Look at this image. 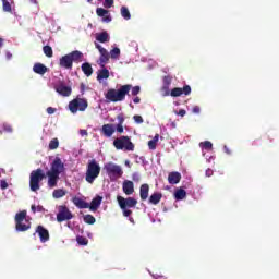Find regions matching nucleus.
Listing matches in <instances>:
<instances>
[{
	"mask_svg": "<svg viewBox=\"0 0 279 279\" xmlns=\"http://www.w3.org/2000/svg\"><path fill=\"white\" fill-rule=\"evenodd\" d=\"M118 204L123 213V217H129L130 223L134 226V218L131 217L132 209L130 208H136V205L138 204V201L132 197L124 198L123 196L117 197Z\"/></svg>",
	"mask_w": 279,
	"mask_h": 279,
	"instance_id": "obj_1",
	"label": "nucleus"
},
{
	"mask_svg": "<svg viewBox=\"0 0 279 279\" xmlns=\"http://www.w3.org/2000/svg\"><path fill=\"white\" fill-rule=\"evenodd\" d=\"M99 173H101V166H99V162L95 159L89 160L85 172V181L88 184H93L95 180L99 178Z\"/></svg>",
	"mask_w": 279,
	"mask_h": 279,
	"instance_id": "obj_2",
	"label": "nucleus"
},
{
	"mask_svg": "<svg viewBox=\"0 0 279 279\" xmlns=\"http://www.w3.org/2000/svg\"><path fill=\"white\" fill-rule=\"evenodd\" d=\"M83 57L84 54L80 50L72 51L60 58L59 65L61 69L71 71V69H73V62H78V60Z\"/></svg>",
	"mask_w": 279,
	"mask_h": 279,
	"instance_id": "obj_3",
	"label": "nucleus"
},
{
	"mask_svg": "<svg viewBox=\"0 0 279 279\" xmlns=\"http://www.w3.org/2000/svg\"><path fill=\"white\" fill-rule=\"evenodd\" d=\"M130 90H132V85H123L119 89H109L106 94V99L112 102L123 101Z\"/></svg>",
	"mask_w": 279,
	"mask_h": 279,
	"instance_id": "obj_4",
	"label": "nucleus"
},
{
	"mask_svg": "<svg viewBox=\"0 0 279 279\" xmlns=\"http://www.w3.org/2000/svg\"><path fill=\"white\" fill-rule=\"evenodd\" d=\"M104 171L107 173L111 182H117L119 178L123 177V168L112 161H108L104 165Z\"/></svg>",
	"mask_w": 279,
	"mask_h": 279,
	"instance_id": "obj_5",
	"label": "nucleus"
},
{
	"mask_svg": "<svg viewBox=\"0 0 279 279\" xmlns=\"http://www.w3.org/2000/svg\"><path fill=\"white\" fill-rule=\"evenodd\" d=\"M32 228V222L27 218V211L22 210L15 215V230L16 232H27Z\"/></svg>",
	"mask_w": 279,
	"mask_h": 279,
	"instance_id": "obj_6",
	"label": "nucleus"
},
{
	"mask_svg": "<svg viewBox=\"0 0 279 279\" xmlns=\"http://www.w3.org/2000/svg\"><path fill=\"white\" fill-rule=\"evenodd\" d=\"M41 180H45V171L43 169H37L31 172L29 187L33 193H36V191H40Z\"/></svg>",
	"mask_w": 279,
	"mask_h": 279,
	"instance_id": "obj_7",
	"label": "nucleus"
},
{
	"mask_svg": "<svg viewBox=\"0 0 279 279\" xmlns=\"http://www.w3.org/2000/svg\"><path fill=\"white\" fill-rule=\"evenodd\" d=\"M88 108V101L84 98H75L69 104V110L72 114H77V112H84Z\"/></svg>",
	"mask_w": 279,
	"mask_h": 279,
	"instance_id": "obj_8",
	"label": "nucleus"
},
{
	"mask_svg": "<svg viewBox=\"0 0 279 279\" xmlns=\"http://www.w3.org/2000/svg\"><path fill=\"white\" fill-rule=\"evenodd\" d=\"M116 149H124V151H134V144L128 136H121L113 141Z\"/></svg>",
	"mask_w": 279,
	"mask_h": 279,
	"instance_id": "obj_9",
	"label": "nucleus"
},
{
	"mask_svg": "<svg viewBox=\"0 0 279 279\" xmlns=\"http://www.w3.org/2000/svg\"><path fill=\"white\" fill-rule=\"evenodd\" d=\"M95 47L96 49H98L100 53L97 64L100 65V69H104V66H106L110 60V52H108V50L104 48V46L99 45L98 43H95Z\"/></svg>",
	"mask_w": 279,
	"mask_h": 279,
	"instance_id": "obj_10",
	"label": "nucleus"
},
{
	"mask_svg": "<svg viewBox=\"0 0 279 279\" xmlns=\"http://www.w3.org/2000/svg\"><path fill=\"white\" fill-rule=\"evenodd\" d=\"M73 219V214L66 206H59V213L57 214V221L62 223V221H69Z\"/></svg>",
	"mask_w": 279,
	"mask_h": 279,
	"instance_id": "obj_11",
	"label": "nucleus"
},
{
	"mask_svg": "<svg viewBox=\"0 0 279 279\" xmlns=\"http://www.w3.org/2000/svg\"><path fill=\"white\" fill-rule=\"evenodd\" d=\"M53 88L56 93H58L62 97H71V93H72L71 86L65 85L64 82H59L54 84Z\"/></svg>",
	"mask_w": 279,
	"mask_h": 279,
	"instance_id": "obj_12",
	"label": "nucleus"
},
{
	"mask_svg": "<svg viewBox=\"0 0 279 279\" xmlns=\"http://www.w3.org/2000/svg\"><path fill=\"white\" fill-rule=\"evenodd\" d=\"M51 173H56L57 175H60L61 173H64V162H62V159H60L59 157H57L51 166H50V170Z\"/></svg>",
	"mask_w": 279,
	"mask_h": 279,
	"instance_id": "obj_13",
	"label": "nucleus"
},
{
	"mask_svg": "<svg viewBox=\"0 0 279 279\" xmlns=\"http://www.w3.org/2000/svg\"><path fill=\"white\" fill-rule=\"evenodd\" d=\"M46 175L48 178L49 189H56V186H58V181L60 180V174H56L54 172L48 170Z\"/></svg>",
	"mask_w": 279,
	"mask_h": 279,
	"instance_id": "obj_14",
	"label": "nucleus"
},
{
	"mask_svg": "<svg viewBox=\"0 0 279 279\" xmlns=\"http://www.w3.org/2000/svg\"><path fill=\"white\" fill-rule=\"evenodd\" d=\"M181 95H191V86L185 85L183 88L175 87L170 92L171 97H181Z\"/></svg>",
	"mask_w": 279,
	"mask_h": 279,
	"instance_id": "obj_15",
	"label": "nucleus"
},
{
	"mask_svg": "<svg viewBox=\"0 0 279 279\" xmlns=\"http://www.w3.org/2000/svg\"><path fill=\"white\" fill-rule=\"evenodd\" d=\"M35 234L40 239V243H47L49 241V230L45 229L43 226L36 228Z\"/></svg>",
	"mask_w": 279,
	"mask_h": 279,
	"instance_id": "obj_16",
	"label": "nucleus"
},
{
	"mask_svg": "<svg viewBox=\"0 0 279 279\" xmlns=\"http://www.w3.org/2000/svg\"><path fill=\"white\" fill-rule=\"evenodd\" d=\"M96 14L102 19V23H110L112 21L109 11L104 8L96 9Z\"/></svg>",
	"mask_w": 279,
	"mask_h": 279,
	"instance_id": "obj_17",
	"label": "nucleus"
},
{
	"mask_svg": "<svg viewBox=\"0 0 279 279\" xmlns=\"http://www.w3.org/2000/svg\"><path fill=\"white\" fill-rule=\"evenodd\" d=\"M117 128H114V124H104L101 128V133L107 138H110L114 134Z\"/></svg>",
	"mask_w": 279,
	"mask_h": 279,
	"instance_id": "obj_18",
	"label": "nucleus"
},
{
	"mask_svg": "<svg viewBox=\"0 0 279 279\" xmlns=\"http://www.w3.org/2000/svg\"><path fill=\"white\" fill-rule=\"evenodd\" d=\"M122 191L125 193V195H132L134 193V182L125 180L122 183Z\"/></svg>",
	"mask_w": 279,
	"mask_h": 279,
	"instance_id": "obj_19",
	"label": "nucleus"
},
{
	"mask_svg": "<svg viewBox=\"0 0 279 279\" xmlns=\"http://www.w3.org/2000/svg\"><path fill=\"white\" fill-rule=\"evenodd\" d=\"M101 202H104V197L101 196H96L95 198L92 199V203L89 205V210L92 213H96V210L101 206Z\"/></svg>",
	"mask_w": 279,
	"mask_h": 279,
	"instance_id": "obj_20",
	"label": "nucleus"
},
{
	"mask_svg": "<svg viewBox=\"0 0 279 279\" xmlns=\"http://www.w3.org/2000/svg\"><path fill=\"white\" fill-rule=\"evenodd\" d=\"M173 197L177 202H182V199H186V190L182 187H177L174 190Z\"/></svg>",
	"mask_w": 279,
	"mask_h": 279,
	"instance_id": "obj_21",
	"label": "nucleus"
},
{
	"mask_svg": "<svg viewBox=\"0 0 279 279\" xmlns=\"http://www.w3.org/2000/svg\"><path fill=\"white\" fill-rule=\"evenodd\" d=\"M181 180H182V174H180V172H170L168 175L169 184H180Z\"/></svg>",
	"mask_w": 279,
	"mask_h": 279,
	"instance_id": "obj_22",
	"label": "nucleus"
},
{
	"mask_svg": "<svg viewBox=\"0 0 279 279\" xmlns=\"http://www.w3.org/2000/svg\"><path fill=\"white\" fill-rule=\"evenodd\" d=\"M108 77H110V71H108V69H106V66L98 70V72H97L98 82H104V80H108Z\"/></svg>",
	"mask_w": 279,
	"mask_h": 279,
	"instance_id": "obj_23",
	"label": "nucleus"
},
{
	"mask_svg": "<svg viewBox=\"0 0 279 279\" xmlns=\"http://www.w3.org/2000/svg\"><path fill=\"white\" fill-rule=\"evenodd\" d=\"M198 147H201L203 156H206V151H213V143L210 141L201 142Z\"/></svg>",
	"mask_w": 279,
	"mask_h": 279,
	"instance_id": "obj_24",
	"label": "nucleus"
},
{
	"mask_svg": "<svg viewBox=\"0 0 279 279\" xmlns=\"http://www.w3.org/2000/svg\"><path fill=\"white\" fill-rule=\"evenodd\" d=\"M3 12L12 13L14 10V0H1Z\"/></svg>",
	"mask_w": 279,
	"mask_h": 279,
	"instance_id": "obj_25",
	"label": "nucleus"
},
{
	"mask_svg": "<svg viewBox=\"0 0 279 279\" xmlns=\"http://www.w3.org/2000/svg\"><path fill=\"white\" fill-rule=\"evenodd\" d=\"M74 206H76V208H89L90 207V204L86 203L84 199L75 196L73 199H72Z\"/></svg>",
	"mask_w": 279,
	"mask_h": 279,
	"instance_id": "obj_26",
	"label": "nucleus"
},
{
	"mask_svg": "<svg viewBox=\"0 0 279 279\" xmlns=\"http://www.w3.org/2000/svg\"><path fill=\"white\" fill-rule=\"evenodd\" d=\"M33 71L34 73H37V75H45L48 69L43 63H35L33 66Z\"/></svg>",
	"mask_w": 279,
	"mask_h": 279,
	"instance_id": "obj_27",
	"label": "nucleus"
},
{
	"mask_svg": "<svg viewBox=\"0 0 279 279\" xmlns=\"http://www.w3.org/2000/svg\"><path fill=\"white\" fill-rule=\"evenodd\" d=\"M96 40H98V43H110V35L106 31L97 33Z\"/></svg>",
	"mask_w": 279,
	"mask_h": 279,
	"instance_id": "obj_28",
	"label": "nucleus"
},
{
	"mask_svg": "<svg viewBox=\"0 0 279 279\" xmlns=\"http://www.w3.org/2000/svg\"><path fill=\"white\" fill-rule=\"evenodd\" d=\"M140 196L141 199L145 202L147 197H149V185L148 184H142L140 187Z\"/></svg>",
	"mask_w": 279,
	"mask_h": 279,
	"instance_id": "obj_29",
	"label": "nucleus"
},
{
	"mask_svg": "<svg viewBox=\"0 0 279 279\" xmlns=\"http://www.w3.org/2000/svg\"><path fill=\"white\" fill-rule=\"evenodd\" d=\"M81 69L87 77L93 75V65H90V63H83Z\"/></svg>",
	"mask_w": 279,
	"mask_h": 279,
	"instance_id": "obj_30",
	"label": "nucleus"
},
{
	"mask_svg": "<svg viewBox=\"0 0 279 279\" xmlns=\"http://www.w3.org/2000/svg\"><path fill=\"white\" fill-rule=\"evenodd\" d=\"M109 58H111V60H119V58H121V49L118 47L111 49L109 52Z\"/></svg>",
	"mask_w": 279,
	"mask_h": 279,
	"instance_id": "obj_31",
	"label": "nucleus"
},
{
	"mask_svg": "<svg viewBox=\"0 0 279 279\" xmlns=\"http://www.w3.org/2000/svg\"><path fill=\"white\" fill-rule=\"evenodd\" d=\"M158 141H160V135L156 134L149 142H148V148L154 150L156 149L158 145Z\"/></svg>",
	"mask_w": 279,
	"mask_h": 279,
	"instance_id": "obj_32",
	"label": "nucleus"
},
{
	"mask_svg": "<svg viewBox=\"0 0 279 279\" xmlns=\"http://www.w3.org/2000/svg\"><path fill=\"white\" fill-rule=\"evenodd\" d=\"M66 195V190L64 189H57L52 192V197L54 199H61V197H64Z\"/></svg>",
	"mask_w": 279,
	"mask_h": 279,
	"instance_id": "obj_33",
	"label": "nucleus"
},
{
	"mask_svg": "<svg viewBox=\"0 0 279 279\" xmlns=\"http://www.w3.org/2000/svg\"><path fill=\"white\" fill-rule=\"evenodd\" d=\"M160 199H162V194L161 193H154L149 197V204H154L156 206V204H160Z\"/></svg>",
	"mask_w": 279,
	"mask_h": 279,
	"instance_id": "obj_34",
	"label": "nucleus"
},
{
	"mask_svg": "<svg viewBox=\"0 0 279 279\" xmlns=\"http://www.w3.org/2000/svg\"><path fill=\"white\" fill-rule=\"evenodd\" d=\"M83 221L85 223H87L88 226H93L95 225V222L97 221V219H95V217L90 214L84 215L83 216Z\"/></svg>",
	"mask_w": 279,
	"mask_h": 279,
	"instance_id": "obj_35",
	"label": "nucleus"
},
{
	"mask_svg": "<svg viewBox=\"0 0 279 279\" xmlns=\"http://www.w3.org/2000/svg\"><path fill=\"white\" fill-rule=\"evenodd\" d=\"M121 12V16L125 20V21H130L132 19V14H130V10L126 7H122L120 9Z\"/></svg>",
	"mask_w": 279,
	"mask_h": 279,
	"instance_id": "obj_36",
	"label": "nucleus"
},
{
	"mask_svg": "<svg viewBox=\"0 0 279 279\" xmlns=\"http://www.w3.org/2000/svg\"><path fill=\"white\" fill-rule=\"evenodd\" d=\"M58 147H60V141H58V138L54 137L49 142V149L53 150L58 149Z\"/></svg>",
	"mask_w": 279,
	"mask_h": 279,
	"instance_id": "obj_37",
	"label": "nucleus"
},
{
	"mask_svg": "<svg viewBox=\"0 0 279 279\" xmlns=\"http://www.w3.org/2000/svg\"><path fill=\"white\" fill-rule=\"evenodd\" d=\"M33 213H47V210L45 209V207H43V205H32L31 207Z\"/></svg>",
	"mask_w": 279,
	"mask_h": 279,
	"instance_id": "obj_38",
	"label": "nucleus"
},
{
	"mask_svg": "<svg viewBox=\"0 0 279 279\" xmlns=\"http://www.w3.org/2000/svg\"><path fill=\"white\" fill-rule=\"evenodd\" d=\"M100 3H102L104 8L110 9L112 5H114V0H98Z\"/></svg>",
	"mask_w": 279,
	"mask_h": 279,
	"instance_id": "obj_39",
	"label": "nucleus"
},
{
	"mask_svg": "<svg viewBox=\"0 0 279 279\" xmlns=\"http://www.w3.org/2000/svg\"><path fill=\"white\" fill-rule=\"evenodd\" d=\"M44 53L47 56V58H52L53 57V49H51L50 46H45L44 47Z\"/></svg>",
	"mask_w": 279,
	"mask_h": 279,
	"instance_id": "obj_40",
	"label": "nucleus"
},
{
	"mask_svg": "<svg viewBox=\"0 0 279 279\" xmlns=\"http://www.w3.org/2000/svg\"><path fill=\"white\" fill-rule=\"evenodd\" d=\"M161 95L162 97H169V95H171V90L169 89L168 85H163L161 87Z\"/></svg>",
	"mask_w": 279,
	"mask_h": 279,
	"instance_id": "obj_41",
	"label": "nucleus"
},
{
	"mask_svg": "<svg viewBox=\"0 0 279 279\" xmlns=\"http://www.w3.org/2000/svg\"><path fill=\"white\" fill-rule=\"evenodd\" d=\"M2 129H3V132H7V134H12V132H14V129H12L10 123H3Z\"/></svg>",
	"mask_w": 279,
	"mask_h": 279,
	"instance_id": "obj_42",
	"label": "nucleus"
},
{
	"mask_svg": "<svg viewBox=\"0 0 279 279\" xmlns=\"http://www.w3.org/2000/svg\"><path fill=\"white\" fill-rule=\"evenodd\" d=\"M76 241H77L78 245H88V239H86L84 236H77Z\"/></svg>",
	"mask_w": 279,
	"mask_h": 279,
	"instance_id": "obj_43",
	"label": "nucleus"
},
{
	"mask_svg": "<svg viewBox=\"0 0 279 279\" xmlns=\"http://www.w3.org/2000/svg\"><path fill=\"white\" fill-rule=\"evenodd\" d=\"M133 121H135V123H137V125H141V123H144L145 120H143L142 116L136 114L133 117Z\"/></svg>",
	"mask_w": 279,
	"mask_h": 279,
	"instance_id": "obj_44",
	"label": "nucleus"
},
{
	"mask_svg": "<svg viewBox=\"0 0 279 279\" xmlns=\"http://www.w3.org/2000/svg\"><path fill=\"white\" fill-rule=\"evenodd\" d=\"M8 181L7 180H0V189H2V191H5V189H8Z\"/></svg>",
	"mask_w": 279,
	"mask_h": 279,
	"instance_id": "obj_45",
	"label": "nucleus"
},
{
	"mask_svg": "<svg viewBox=\"0 0 279 279\" xmlns=\"http://www.w3.org/2000/svg\"><path fill=\"white\" fill-rule=\"evenodd\" d=\"M138 93H141V87L140 86H135L131 90V94L134 95V96L138 95Z\"/></svg>",
	"mask_w": 279,
	"mask_h": 279,
	"instance_id": "obj_46",
	"label": "nucleus"
},
{
	"mask_svg": "<svg viewBox=\"0 0 279 279\" xmlns=\"http://www.w3.org/2000/svg\"><path fill=\"white\" fill-rule=\"evenodd\" d=\"M57 111H58V109H56V108H53V107H48V108L46 109V112H47L48 114H56Z\"/></svg>",
	"mask_w": 279,
	"mask_h": 279,
	"instance_id": "obj_47",
	"label": "nucleus"
},
{
	"mask_svg": "<svg viewBox=\"0 0 279 279\" xmlns=\"http://www.w3.org/2000/svg\"><path fill=\"white\" fill-rule=\"evenodd\" d=\"M192 112L193 114H199V112H202V108H199V106H194L192 108Z\"/></svg>",
	"mask_w": 279,
	"mask_h": 279,
	"instance_id": "obj_48",
	"label": "nucleus"
},
{
	"mask_svg": "<svg viewBox=\"0 0 279 279\" xmlns=\"http://www.w3.org/2000/svg\"><path fill=\"white\" fill-rule=\"evenodd\" d=\"M132 179L134 182H141V174L138 172L133 173Z\"/></svg>",
	"mask_w": 279,
	"mask_h": 279,
	"instance_id": "obj_49",
	"label": "nucleus"
},
{
	"mask_svg": "<svg viewBox=\"0 0 279 279\" xmlns=\"http://www.w3.org/2000/svg\"><path fill=\"white\" fill-rule=\"evenodd\" d=\"M171 86V78L170 77H168V76H166L165 78H163V86Z\"/></svg>",
	"mask_w": 279,
	"mask_h": 279,
	"instance_id": "obj_50",
	"label": "nucleus"
},
{
	"mask_svg": "<svg viewBox=\"0 0 279 279\" xmlns=\"http://www.w3.org/2000/svg\"><path fill=\"white\" fill-rule=\"evenodd\" d=\"M179 117H185L186 116V110L180 109L179 112H175Z\"/></svg>",
	"mask_w": 279,
	"mask_h": 279,
	"instance_id": "obj_51",
	"label": "nucleus"
},
{
	"mask_svg": "<svg viewBox=\"0 0 279 279\" xmlns=\"http://www.w3.org/2000/svg\"><path fill=\"white\" fill-rule=\"evenodd\" d=\"M213 173H214V171L210 168L205 171L206 178H211Z\"/></svg>",
	"mask_w": 279,
	"mask_h": 279,
	"instance_id": "obj_52",
	"label": "nucleus"
},
{
	"mask_svg": "<svg viewBox=\"0 0 279 279\" xmlns=\"http://www.w3.org/2000/svg\"><path fill=\"white\" fill-rule=\"evenodd\" d=\"M223 150L227 156H232V150H230L228 146H223Z\"/></svg>",
	"mask_w": 279,
	"mask_h": 279,
	"instance_id": "obj_53",
	"label": "nucleus"
},
{
	"mask_svg": "<svg viewBox=\"0 0 279 279\" xmlns=\"http://www.w3.org/2000/svg\"><path fill=\"white\" fill-rule=\"evenodd\" d=\"M116 130L119 134H123V124H118Z\"/></svg>",
	"mask_w": 279,
	"mask_h": 279,
	"instance_id": "obj_54",
	"label": "nucleus"
},
{
	"mask_svg": "<svg viewBox=\"0 0 279 279\" xmlns=\"http://www.w3.org/2000/svg\"><path fill=\"white\" fill-rule=\"evenodd\" d=\"M118 121H119V124L118 125H123V122L125 121V119L123 118V116H118Z\"/></svg>",
	"mask_w": 279,
	"mask_h": 279,
	"instance_id": "obj_55",
	"label": "nucleus"
},
{
	"mask_svg": "<svg viewBox=\"0 0 279 279\" xmlns=\"http://www.w3.org/2000/svg\"><path fill=\"white\" fill-rule=\"evenodd\" d=\"M81 136H88V131L86 130H80Z\"/></svg>",
	"mask_w": 279,
	"mask_h": 279,
	"instance_id": "obj_56",
	"label": "nucleus"
},
{
	"mask_svg": "<svg viewBox=\"0 0 279 279\" xmlns=\"http://www.w3.org/2000/svg\"><path fill=\"white\" fill-rule=\"evenodd\" d=\"M133 101H134L135 104H141V98H140V97H135V98L133 99Z\"/></svg>",
	"mask_w": 279,
	"mask_h": 279,
	"instance_id": "obj_57",
	"label": "nucleus"
},
{
	"mask_svg": "<svg viewBox=\"0 0 279 279\" xmlns=\"http://www.w3.org/2000/svg\"><path fill=\"white\" fill-rule=\"evenodd\" d=\"M7 59H8V60H11V59H12V53L7 52Z\"/></svg>",
	"mask_w": 279,
	"mask_h": 279,
	"instance_id": "obj_58",
	"label": "nucleus"
},
{
	"mask_svg": "<svg viewBox=\"0 0 279 279\" xmlns=\"http://www.w3.org/2000/svg\"><path fill=\"white\" fill-rule=\"evenodd\" d=\"M124 165H125V167H128L129 169H130V160H125V162H124Z\"/></svg>",
	"mask_w": 279,
	"mask_h": 279,
	"instance_id": "obj_59",
	"label": "nucleus"
},
{
	"mask_svg": "<svg viewBox=\"0 0 279 279\" xmlns=\"http://www.w3.org/2000/svg\"><path fill=\"white\" fill-rule=\"evenodd\" d=\"M3 47V38L0 37V49Z\"/></svg>",
	"mask_w": 279,
	"mask_h": 279,
	"instance_id": "obj_60",
	"label": "nucleus"
},
{
	"mask_svg": "<svg viewBox=\"0 0 279 279\" xmlns=\"http://www.w3.org/2000/svg\"><path fill=\"white\" fill-rule=\"evenodd\" d=\"M171 126H172V128H175V122H172V123H171Z\"/></svg>",
	"mask_w": 279,
	"mask_h": 279,
	"instance_id": "obj_61",
	"label": "nucleus"
},
{
	"mask_svg": "<svg viewBox=\"0 0 279 279\" xmlns=\"http://www.w3.org/2000/svg\"><path fill=\"white\" fill-rule=\"evenodd\" d=\"M210 160H213V157H209V158L207 159V162H210Z\"/></svg>",
	"mask_w": 279,
	"mask_h": 279,
	"instance_id": "obj_62",
	"label": "nucleus"
},
{
	"mask_svg": "<svg viewBox=\"0 0 279 279\" xmlns=\"http://www.w3.org/2000/svg\"><path fill=\"white\" fill-rule=\"evenodd\" d=\"M88 1V3H90V1H93V0H87Z\"/></svg>",
	"mask_w": 279,
	"mask_h": 279,
	"instance_id": "obj_63",
	"label": "nucleus"
},
{
	"mask_svg": "<svg viewBox=\"0 0 279 279\" xmlns=\"http://www.w3.org/2000/svg\"><path fill=\"white\" fill-rule=\"evenodd\" d=\"M156 279H158V278H156Z\"/></svg>",
	"mask_w": 279,
	"mask_h": 279,
	"instance_id": "obj_64",
	"label": "nucleus"
}]
</instances>
